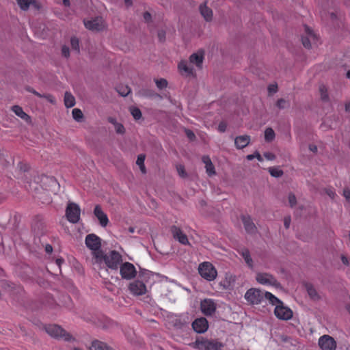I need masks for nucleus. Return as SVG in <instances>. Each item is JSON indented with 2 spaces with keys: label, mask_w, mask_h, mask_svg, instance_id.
I'll list each match as a JSON object with an SVG mask.
<instances>
[{
  "label": "nucleus",
  "mask_w": 350,
  "mask_h": 350,
  "mask_svg": "<svg viewBox=\"0 0 350 350\" xmlns=\"http://www.w3.org/2000/svg\"><path fill=\"white\" fill-rule=\"evenodd\" d=\"M104 261L106 265L112 269H117L119 264L122 261V256L115 250H112L109 254H105L103 252H96L95 253V262L101 263Z\"/></svg>",
  "instance_id": "nucleus-1"
},
{
  "label": "nucleus",
  "mask_w": 350,
  "mask_h": 350,
  "mask_svg": "<svg viewBox=\"0 0 350 350\" xmlns=\"http://www.w3.org/2000/svg\"><path fill=\"white\" fill-rule=\"evenodd\" d=\"M198 350H221L224 345L218 339L198 338L194 342L190 345Z\"/></svg>",
  "instance_id": "nucleus-2"
},
{
  "label": "nucleus",
  "mask_w": 350,
  "mask_h": 350,
  "mask_svg": "<svg viewBox=\"0 0 350 350\" xmlns=\"http://www.w3.org/2000/svg\"><path fill=\"white\" fill-rule=\"evenodd\" d=\"M45 331L51 337L63 338L66 341L74 340V338L57 325H49L45 327Z\"/></svg>",
  "instance_id": "nucleus-3"
},
{
  "label": "nucleus",
  "mask_w": 350,
  "mask_h": 350,
  "mask_svg": "<svg viewBox=\"0 0 350 350\" xmlns=\"http://www.w3.org/2000/svg\"><path fill=\"white\" fill-rule=\"evenodd\" d=\"M198 271L200 275L204 279L212 281L216 278L217 271L213 265L208 262H204L200 264Z\"/></svg>",
  "instance_id": "nucleus-4"
},
{
  "label": "nucleus",
  "mask_w": 350,
  "mask_h": 350,
  "mask_svg": "<svg viewBox=\"0 0 350 350\" xmlns=\"http://www.w3.org/2000/svg\"><path fill=\"white\" fill-rule=\"evenodd\" d=\"M85 27L92 31H100L107 28V24L102 17H96L91 20H84Z\"/></svg>",
  "instance_id": "nucleus-5"
},
{
  "label": "nucleus",
  "mask_w": 350,
  "mask_h": 350,
  "mask_svg": "<svg viewBox=\"0 0 350 350\" xmlns=\"http://www.w3.org/2000/svg\"><path fill=\"white\" fill-rule=\"evenodd\" d=\"M245 299L250 304H260L264 299V293L260 289L252 288L245 293Z\"/></svg>",
  "instance_id": "nucleus-6"
},
{
  "label": "nucleus",
  "mask_w": 350,
  "mask_h": 350,
  "mask_svg": "<svg viewBox=\"0 0 350 350\" xmlns=\"http://www.w3.org/2000/svg\"><path fill=\"white\" fill-rule=\"evenodd\" d=\"M276 342L279 345L288 350H298L297 341L285 334H279L277 336Z\"/></svg>",
  "instance_id": "nucleus-7"
},
{
  "label": "nucleus",
  "mask_w": 350,
  "mask_h": 350,
  "mask_svg": "<svg viewBox=\"0 0 350 350\" xmlns=\"http://www.w3.org/2000/svg\"><path fill=\"white\" fill-rule=\"evenodd\" d=\"M80 208L77 204L73 202L68 203L66 210V215L68 220L73 224L77 223L80 219Z\"/></svg>",
  "instance_id": "nucleus-8"
},
{
  "label": "nucleus",
  "mask_w": 350,
  "mask_h": 350,
  "mask_svg": "<svg viewBox=\"0 0 350 350\" xmlns=\"http://www.w3.org/2000/svg\"><path fill=\"white\" fill-rule=\"evenodd\" d=\"M86 246L92 251V255L95 258V253L96 252H102L100 250L101 246L100 239L94 234H90L85 237Z\"/></svg>",
  "instance_id": "nucleus-9"
},
{
  "label": "nucleus",
  "mask_w": 350,
  "mask_h": 350,
  "mask_svg": "<svg viewBox=\"0 0 350 350\" xmlns=\"http://www.w3.org/2000/svg\"><path fill=\"white\" fill-rule=\"evenodd\" d=\"M274 314L277 318L284 321L289 320L293 317V311L289 308L285 306L282 301L276 305Z\"/></svg>",
  "instance_id": "nucleus-10"
},
{
  "label": "nucleus",
  "mask_w": 350,
  "mask_h": 350,
  "mask_svg": "<svg viewBox=\"0 0 350 350\" xmlns=\"http://www.w3.org/2000/svg\"><path fill=\"white\" fill-rule=\"evenodd\" d=\"M318 344L322 350H335L337 347L335 340L329 335L321 336L319 339Z\"/></svg>",
  "instance_id": "nucleus-11"
},
{
  "label": "nucleus",
  "mask_w": 350,
  "mask_h": 350,
  "mask_svg": "<svg viewBox=\"0 0 350 350\" xmlns=\"http://www.w3.org/2000/svg\"><path fill=\"white\" fill-rule=\"evenodd\" d=\"M256 280L261 284L271 285L276 287H279L280 286L276 279L272 275L267 273H257Z\"/></svg>",
  "instance_id": "nucleus-12"
},
{
  "label": "nucleus",
  "mask_w": 350,
  "mask_h": 350,
  "mask_svg": "<svg viewBox=\"0 0 350 350\" xmlns=\"http://www.w3.org/2000/svg\"><path fill=\"white\" fill-rule=\"evenodd\" d=\"M120 275L122 278L131 280L135 277L137 271L134 265L129 262L120 266Z\"/></svg>",
  "instance_id": "nucleus-13"
},
{
  "label": "nucleus",
  "mask_w": 350,
  "mask_h": 350,
  "mask_svg": "<svg viewBox=\"0 0 350 350\" xmlns=\"http://www.w3.org/2000/svg\"><path fill=\"white\" fill-rule=\"evenodd\" d=\"M303 285L310 299L313 301H319L322 299L323 297L321 293L317 290L314 284L309 282H304Z\"/></svg>",
  "instance_id": "nucleus-14"
},
{
  "label": "nucleus",
  "mask_w": 350,
  "mask_h": 350,
  "mask_svg": "<svg viewBox=\"0 0 350 350\" xmlns=\"http://www.w3.org/2000/svg\"><path fill=\"white\" fill-rule=\"evenodd\" d=\"M129 289L133 295L137 296L144 295L147 291L146 285L139 280L130 283Z\"/></svg>",
  "instance_id": "nucleus-15"
},
{
  "label": "nucleus",
  "mask_w": 350,
  "mask_h": 350,
  "mask_svg": "<svg viewBox=\"0 0 350 350\" xmlns=\"http://www.w3.org/2000/svg\"><path fill=\"white\" fill-rule=\"evenodd\" d=\"M200 308L202 313L208 316L214 313L216 305L212 299H206L201 301Z\"/></svg>",
  "instance_id": "nucleus-16"
},
{
  "label": "nucleus",
  "mask_w": 350,
  "mask_h": 350,
  "mask_svg": "<svg viewBox=\"0 0 350 350\" xmlns=\"http://www.w3.org/2000/svg\"><path fill=\"white\" fill-rule=\"evenodd\" d=\"M305 32L306 36L302 37V44L305 48L310 49L312 46V42H315L317 38L316 35L313 33L312 30L310 29L308 26L305 27Z\"/></svg>",
  "instance_id": "nucleus-17"
},
{
  "label": "nucleus",
  "mask_w": 350,
  "mask_h": 350,
  "mask_svg": "<svg viewBox=\"0 0 350 350\" xmlns=\"http://www.w3.org/2000/svg\"><path fill=\"white\" fill-rule=\"evenodd\" d=\"M173 237L183 245H189L187 235L178 227L173 226L171 228Z\"/></svg>",
  "instance_id": "nucleus-18"
},
{
  "label": "nucleus",
  "mask_w": 350,
  "mask_h": 350,
  "mask_svg": "<svg viewBox=\"0 0 350 350\" xmlns=\"http://www.w3.org/2000/svg\"><path fill=\"white\" fill-rule=\"evenodd\" d=\"M192 327L197 333H204L208 329V321L203 317L197 319L193 322Z\"/></svg>",
  "instance_id": "nucleus-19"
},
{
  "label": "nucleus",
  "mask_w": 350,
  "mask_h": 350,
  "mask_svg": "<svg viewBox=\"0 0 350 350\" xmlns=\"http://www.w3.org/2000/svg\"><path fill=\"white\" fill-rule=\"evenodd\" d=\"M178 68L180 74L185 77L194 76L195 72L192 66L185 61L182 60L178 65Z\"/></svg>",
  "instance_id": "nucleus-20"
},
{
  "label": "nucleus",
  "mask_w": 350,
  "mask_h": 350,
  "mask_svg": "<svg viewBox=\"0 0 350 350\" xmlns=\"http://www.w3.org/2000/svg\"><path fill=\"white\" fill-rule=\"evenodd\" d=\"M241 220L247 233L254 234L257 232V228L250 216H242Z\"/></svg>",
  "instance_id": "nucleus-21"
},
{
  "label": "nucleus",
  "mask_w": 350,
  "mask_h": 350,
  "mask_svg": "<svg viewBox=\"0 0 350 350\" xmlns=\"http://www.w3.org/2000/svg\"><path fill=\"white\" fill-rule=\"evenodd\" d=\"M94 214L99 221L103 227L107 226L109 219L107 215L103 211L100 205H96L94 210Z\"/></svg>",
  "instance_id": "nucleus-22"
},
{
  "label": "nucleus",
  "mask_w": 350,
  "mask_h": 350,
  "mask_svg": "<svg viewBox=\"0 0 350 350\" xmlns=\"http://www.w3.org/2000/svg\"><path fill=\"white\" fill-rule=\"evenodd\" d=\"M203 60L204 53L202 51H198L191 54L189 57V64L195 65L199 69L202 68Z\"/></svg>",
  "instance_id": "nucleus-23"
},
{
  "label": "nucleus",
  "mask_w": 350,
  "mask_h": 350,
  "mask_svg": "<svg viewBox=\"0 0 350 350\" xmlns=\"http://www.w3.org/2000/svg\"><path fill=\"white\" fill-rule=\"evenodd\" d=\"M20 8L24 11L27 10L30 5H33L36 9H40V6L36 0H16Z\"/></svg>",
  "instance_id": "nucleus-24"
},
{
  "label": "nucleus",
  "mask_w": 350,
  "mask_h": 350,
  "mask_svg": "<svg viewBox=\"0 0 350 350\" xmlns=\"http://www.w3.org/2000/svg\"><path fill=\"white\" fill-rule=\"evenodd\" d=\"M250 142V137L247 135L238 136L234 139V144L238 149L246 147Z\"/></svg>",
  "instance_id": "nucleus-25"
},
{
  "label": "nucleus",
  "mask_w": 350,
  "mask_h": 350,
  "mask_svg": "<svg viewBox=\"0 0 350 350\" xmlns=\"http://www.w3.org/2000/svg\"><path fill=\"white\" fill-rule=\"evenodd\" d=\"M107 121L113 125L116 133L120 135H124L126 132V129L122 123H120L113 117H108Z\"/></svg>",
  "instance_id": "nucleus-26"
},
{
  "label": "nucleus",
  "mask_w": 350,
  "mask_h": 350,
  "mask_svg": "<svg viewBox=\"0 0 350 350\" xmlns=\"http://www.w3.org/2000/svg\"><path fill=\"white\" fill-rule=\"evenodd\" d=\"M202 161L205 164L206 172L208 176L215 174V167L208 156H203Z\"/></svg>",
  "instance_id": "nucleus-27"
},
{
  "label": "nucleus",
  "mask_w": 350,
  "mask_h": 350,
  "mask_svg": "<svg viewBox=\"0 0 350 350\" xmlns=\"http://www.w3.org/2000/svg\"><path fill=\"white\" fill-rule=\"evenodd\" d=\"M25 90L29 92H31L32 94H33L34 95L40 97V98H46L49 103H52V104H55V100L54 98V97L53 96V95L51 94H40L39 92H38L37 91H36L33 88L29 87V86H27L25 88Z\"/></svg>",
  "instance_id": "nucleus-28"
},
{
  "label": "nucleus",
  "mask_w": 350,
  "mask_h": 350,
  "mask_svg": "<svg viewBox=\"0 0 350 350\" xmlns=\"http://www.w3.org/2000/svg\"><path fill=\"white\" fill-rule=\"evenodd\" d=\"M12 110L17 116L20 117L21 119L25 120L26 122L30 121V116L23 111L21 107L18 105H14L12 107Z\"/></svg>",
  "instance_id": "nucleus-29"
},
{
  "label": "nucleus",
  "mask_w": 350,
  "mask_h": 350,
  "mask_svg": "<svg viewBox=\"0 0 350 350\" xmlns=\"http://www.w3.org/2000/svg\"><path fill=\"white\" fill-rule=\"evenodd\" d=\"M200 11L202 16L206 21H211L213 18V11L211 8H208L206 4L200 5Z\"/></svg>",
  "instance_id": "nucleus-30"
},
{
  "label": "nucleus",
  "mask_w": 350,
  "mask_h": 350,
  "mask_svg": "<svg viewBox=\"0 0 350 350\" xmlns=\"http://www.w3.org/2000/svg\"><path fill=\"white\" fill-rule=\"evenodd\" d=\"M64 105L67 108L72 107L75 105L76 101L74 96L69 92H66L64 98Z\"/></svg>",
  "instance_id": "nucleus-31"
},
{
  "label": "nucleus",
  "mask_w": 350,
  "mask_h": 350,
  "mask_svg": "<svg viewBox=\"0 0 350 350\" xmlns=\"http://www.w3.org/2000/svg\"><path fill=\"white\" fill-rule=\"evenodd\" d=\"M275 106L280 110L288 109L291 106L289 100L281 98L277 100Z\"/></svg>",
  "instance_id": "nucleus-32"
},
{
  "label": "nucleus",
  "mask_w": 350,
  "mask_h": 350,
  "mask_svg": "<svg viewBox=\"0 0 350 350\" xmlns=\"http://www.w3.org/2000/svg\"><path fill=\"white\" fill-rule=\"evenodd\" d=\"M241 255L244 258L246 264L250 267H253V260L250 256V253L249 250L247 249H243L241 252Z\"/></svg>",
  "instance_id": "nucleus-33"
},
{
  "label": "nucleus",
  "mask_w": 350,
  "mask_h": 350,
  "mask_svg": "<svg viewBox=\"0 0 350 350\" xmlns=\"http://www.w3.org/2000/svg\"><path fill=\"white\" fill-rule=\"evenodd\" d=\"M264 298H266L269 301V302L272 305H278L280 302H282L281 300L278 299L276 297H275L273 295H272L269 292H265L264 293Z\"/></svg>",
  "instance_id": "nucleus-34"
},
{
  "label": "nucleus",
  "mask_w": 350,
  "mask_h": 350,
  "mask_svg": "<svg viewBox=\"0 0 350 350\" xmlns=\"http://www.w3.org/2000/svg\"><path fill=\"white\" fill-rule=\"evenodd\" d=\"M275 132L273 129L269 127L265 131V139L267 142H271L275 139Z\"/></svg>",
  "instance_id": "nucleus-35"
},
{
  "label": "nucleus",
  "mask_w": 350,
  "mask_h": 350,
  "mask_svg": "<svg viewBox=\"0 0 350 350\" xmlns=\"http://www.w3.org/2000/svg\"><path fill=\"white\" fill-rule=\"evenodd\" d=\"M319 92L321 94V98L324 102L329 101V95L327 92V88L324 85H321L319 87Z\"/></svg>",
  "instance_id": "nucleus-36"
},
{
  "label": "nucleus",
  "mask_w": 350,
  "mask_h": 350,
  "mask_svg": "<svg viewBox=\"0 0 350 350\" xmlns=\"http://www.w3.org/2000/svg\"><path fill=\"white\" fill-rule=\"evenodd\" d=\"M116 90L122 96H126L131 92V88L127 85H119L116 88Z\"/></svg>",
  "instance_id": "nucleus-37"
},
{
  "label": "nucleus",
  "mask_w": 350,
  "mask_h": 350,
  "mask_svg": "<svg viewBox=\"0 0 350 350\" xmlns=\"http://www.w3.org/2000/svg\"><path fill=\"white\" fill-rule=\"evenodd\" d=\"M72 118L77 122H81L83 119V114L81 109L75 108L72 111Z\"/></svg>",
  "instance_id": "nucleus-38"
},
{
  "label": "nucleus",
  "mask_w": 350,
  "mask_h": 350,
  "mask_svg": "<svg viewBox=\"0 0 350 350\" xmlns=\"http://www.w3.org/2000/svg\"><path fill=\"white\" fill-rule=\"evenodd\" d=\"M70 45L73 51H76L77 53H80V46L79 39L76 37H72L70 39Z\"/></svg>",
  "instance_id": "nucleus-39"
},
{
  "label": "nucleus",
  "mask_w": 350,
  "mask_h": 350,
  "mask_svg": "<svg viewBox=\"0 0 350 350\" xmlns=\"http://www.w3.org/2000/svg\"><path fill=\"white\" fill-rule=\"evenodd\" d=\"M129 111L133 118L136 120H139L142 116V113L139 108L131 107H130Z\"/></svg>",
  "instance_id": "nucleus-40"
},
{
  "label": "nucleus",
  "mask_w": 350,
  "mask_h": 350,
  "mask_svg": "<svg viewBox=\"0 0 350 350\" xmlns=\"http://www.w3.org/2000/svg\"><path fill=\"white\" fill-rule=\"evenodd\" d=\"M269 172L273 177H281L283 175V171L278 167H269Z\"/></svg>",
  "instance_id": "nucleus-41"
},
{
  "label": "nucleus",
  "mask_w": 350,
  "mask_h": 350,
  "mask_svg": "<svg viewBox=\"0 0 350 350\" xmlns=\"http://www.w3.org/2000/svg\"><path fill=\"white\" fill-rule=\"evenodd\" d=\"M157 87L160 89H164L167 86V81L165 79H159L154 80Z\"/></svg>",
  "instance_id": "nucleus-42"
},
{
  "label": "nucleus",
  "mask_w": 350,
  "mask_h": 350,
  "mask_svg": "<svg viewBox=\"0 0 350 350\" xmlns=\"http://www.w3.org/2000/svg\"><path fill=\"white\" fill-rule=\"evenodd\" d=\"M142 95L143 96H149V97H152V98H161V96L154 92V91L152 90H144L142 91Z\"/></svg>",
  "instance_id": "nucleus-43"
},
{
  "label": "nucleus",
  "mask_w": 350,
  "mask_h": 350,
  "mask_svg": "<svg viewBox=\"0 0 350 350\" xmlns=\"http://www.w3.org/2000/svg\"><path fill=\"white\" fill-rule=\"evenodd\" d=\"M62 56L66 59H68L70 56V49L66 45H63L61 48Z\"/></svg>",
  "instance_id": "nucleus-44"
},
{
  "label": "nucleus",
  "mask_w": 350,
  "mask_h": 350,
  "mask_svg": "<svg viewBox=\"0 0 350 350\" xmlns=\"http://www.w3.org/2000/svg\"><path fill=\"white\" fill-rule=\"evenodd\" d=\"M176 170L178 175L182 178H186L187 176V174L185 170V167L183 165H177Z\"/></svg>",
  "instance_id": "nucleus-45"
},
{
  "label": "nucleus",
  "mask_w": 350,
  "mask_h": 350,
  "mask_svg": "<svg viewBox=\"0 0 350 350\" xmlns=\"http://www.w3.org/2000/svg\"><path fill=\"white\" fill-rule=\"evenodd\" d=\"M288 200L291 207H294L297 204V198L294 193H290L288 196Z\"/></svg>",
  "instance_id": "nucleus-46"
},
{
  "label": "nucleus",
  "mask_w": 350,
  "mask_h": 350,
  "mask_svg": "<svg viewBox=\"0 0 350 350\" xmlns=\"http://www.w3.org/2000/svg\"><path fill=\"white\" fill-rule=\"evenodd\" d=\"M254 158H256L259 161H262L263 160L262 157L258 152H255L254 154H249L247 156V159L249 161H251Z\"/></svg>",
  "instance_id": "nucleus-47"
},
{
  "label": "nucleus",
  "mask_w": 350,
  "mask_h": 350,
  "mask_svg": "<svg viewBox=\"0 0 350 350\" xmlns=\"http://www.w3.org/2000/svg\"><path fill=\"white\" fill-rule=\"evenodd\" d=\"M144 160H145V155L144 154H139L137 157L136 164L138 166L143 165L144 164Z\"/></svg>",
  "instance_id": "nucleus-48"
},
{
  "label": "nucleus",
  "mask_w": 350,
  "mask_h": 350,
  "mask_svg": "<svg viewBox=\"0 0 350 350\" xmlns=\"http://www.w3.org/2000/svg\"><path fill=\"white\" fill-rule=\"evenodd\" d=\"M343 196L345 198L346 200L350 203V189L349 188L346 187L344 189Z\"/></svg>",
  "instance_id": "nucleus-49"
},
{
  "label": "nucleus",
  "mask_w": 350,
  "mask_h": 350,
  "mask_svg": "<svg viewBox=\"0 0 350 350\" xmlns=\"http://www.w3.org/2000/svg\"><path fill=\"white\" fill-rule=\"evenodd\" d=\"M185 134H186L187 137L191 141H193L196 139L195 134L191 130H189V129L185 130Z\"/></svg>",
  "instance_id": "nucleus-50"
},
{
  "label": "nucleus",
  "mask_w": 350,
  "mask_h": 350,
  "mask_svg": "<svg viewBox=\"0 0 350 350\" xmlns=\"http://www.w3.org/2000/svg\"><path fill=\"white\" fill-rule=\"evenodd\" d=\"M263 156L267 159V160H274L275 159V155L271 152H266L263 154Z\"/></svg>",
  "instance_id": "nucleus-51"
},
{
  "label": "nucleus",
  "mask_w": 350,
  "mask_h": 350,
  "mask_svg": "<svg viewBox=\"0 0 350 350\" xmlns=\"http://www.w3.org/2000/svg\"><path fill=\"white\" fill-rule=\"evenodd\" d=\"M325 192L330 198L334 199V198L336 196V193L333 190H332L330 189H326L325 190Z\"/></svg>",
  "instance_id": "nucleus-52"
},
{
  "label": "nucleus",
  "mask_w": 350,
  "mask_h": 350,
  "mask_svg": "<svg viewBox=\"0 0 350 350\" xmlns=\"http://www.w3.org/2000/svg\"><path fill=\"white\" fill-rule=\"evenodd\" d=\"M144 19L145 22L149 23L151 21L152 16L151 14L148 12H146L143 14Z\"/></svg>",
  "instance_id": "nucleus-53"
},
{
  "label": "nucleus",
  "mask_w": 350,
  "mask_h": 350,
  "mask_svg": "<svg viewBox=\"0 0 350 350\" xmlns=\"http://www.w3.org/2000/svg\"><path fill=\"white\" fill-rule=\"evenodd\" d=\"M341 260L342 263L347 266L350 265V259H349L347 256L342 255L341 256Z\"/></svg>",
  "instance_id": "nucleus-54"
},
{
  "label": "nucleus",
  "mask_w": 350,
  "mask_h": 350,
  "mask_svg": "<svg viewBox=\"0 0 350 350\" xmlns=\"http://www.w3.org/2000/svg\"><path fill=\"white\" fill-rule=\"evenodd\" d=\"M158 38L161 42L165 40V33L163 31H160L158 32Z\"/></svg>",
  "instance_id": "nucleus-55"
},
{
  "label": "nucleus",
  "mask_w": 350,
  "mask_h": 350,
  "mask_svg": "<svg viewBox=\"0 0 350 350\" xmlns=\"http://www.w3.org/2000/svg\"><path fill=\"white\" fill-rule=\"evenodd\" d=\"M291 217H286L284 218V226L286 228H288L289 226H290V224H291Z\"/></svg>",
  "instance_id": "nucleus-56"
},
{
  "label": "nucleus",
  "mask_w": 350,
  "mask_h": 350,
  "mask_svg": "<svg viewBox=\"0 0 350 350\" xmlns=\"http://www.w3.org/2000/svg\"><path fill=\"white\" fill-rule=\"evenodd\" d=\"M226 129V124L224 122L219 123L218 126V130L220 132H224Z\"/></svg>",
  "instance_id": "nucleus-57"
},
{
  "label": "nucleus",
  "mask_w": 350,
  "mask_h": 350,
  "mask_svg": "<svg viewBox=\"0 0 350 350\" xmlns=\"http://www.w3.org/2000/svg\"><path fill=\"white\" fill-rule=\"evenodd\" d=\"M268 90L270 92H276L277 90H278V86L276 85H269V88H268Z\"/></svg>",
  "instance_id": "nucleus-58"
},
{
  "label": "nucleus",
  "mask_w": 350,
  "mask_h": 350,
  "mask_svg": "<svg viewBox=\"0 0 350 350\" xmlns=\"http://www.w3.org/2000/svg\"><path fill=\"white\" fill-rule=\"evenodd\" d=\"M309 149L310 151L313 152H317V146L316 145H314V144H310L309 146Z\"/></svg>",
  "instance_id": "nucleus-59"
},
{
  "label": "nucleus",
  "mask_w": 350,
  "mask_h": 350,
  "mask_svg": "<svg viewBox=\"0 0 350 350\" xmlns=\"http://www.w3.org/2000/svg\"><path fill=\"white\" fill-rule=\"evenodd\" d=\"M45 250L47 253H51L53 251V247L50 245H46L45 247Z\"/></svg>",
  "instance_id": "nucleus-60"
},
{
  "label": "nucleus",
  "mask_w": 350,
  "mask_h": 350,
  "mask_svg": "<svg viewBox=\"0 0 350 350\" xmlns=\"http://www.w3.org/2000/svg\"><path fill=\"white\" fill-rule=\"evenodd\" d=\"M124 3L127 7H130L133 4L132 0H124Z\"/></svg>",
  "instance_id": "nucleus-61"
},
{
  "label": "nucleus",
  "mask_w": 350,
  "mask_h": 350,
  "mask_svg": "<svg viewBox=\"0 0 350 350\" xmlns=\"http://www.w3.org/2000/svg\"><path fill=\"white\" fill-rule=\"evenodd\" d=\"M139 167L140 168L141 172L143 174H146V167H145L144 164L143 165H140Z\"/></svg>",
  "instance_id": "nucleus-62"
},
{
  "label": "nucleus",
  "mask_w": 350,
  "mask_h": 350,
  "mask_svg": "<svg viewBox=\"0 0 350 350\" xmlns=\"http://www.w3.org/2000/svg\"><path fill=\"white\" fill-rule=\"evenodd\" d=\"M345 111L347 112H349L350 113V103H347L345 104Z\"/></svg>",
  "instance_id": "nucleus-63"
},
{
  "label": "nucleus",
  "mask_w": 350,
  "mask_h": 350,
  "mask_svg": "<svg viewBox=\"0 0 350 350\" xmlns=\"http://www.w3.org/2000/svg\"><path fill=\"white\" fill-rule=\"evenodd\" d=\"M63 3L65 6L69 7L70 3L69 0H63Z\"/></svg>",
  "instance_id": "nucleus-64"
}]
</instances>
